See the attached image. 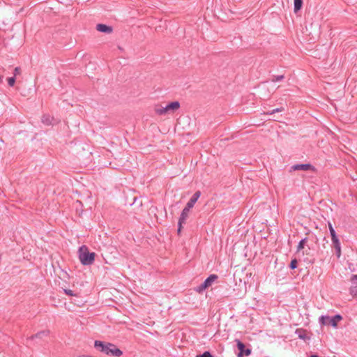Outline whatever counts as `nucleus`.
I'll list each match as a JSON object with an SVG mask.
<instances>
[{"label":"nucleus","instance_id":"f257e3e1","mask_svg":"<svg viewBox=\"0 0 357 357\" xmlns=\"http://www.w3.org/2000/svg\"><path fill=\"white\" fill-rule=\"evenodd\" d=\"M94 347L98 351L109 356L120 357L123 354V351L121 349H119L115 344L110 342L96 340L94 342Z\"/></svg>","mask_w":357,"mask_h":357},{"label":"nucleus","instance_id":"f03ea898","mask_svg":"<svg viewBox=\"0 0 357 357\" xmlns=\"http://www.w3.org/2000/svg\"><path fill=\"white\" fill-rule=\"evenodd\" d=\"M181 107L178 101H174L168 103L165 106L162 105H156L154 107L155 113L159 116H162L169 114H174Z\"/></svg>","mask_w":357,"mask_h":357},{"label":"nucleus","instance_id":"7ed1b4c3","mask_svg":"<svg viewBox=\"0 0 357 357\" xmlns=\"http://www.w3.org/2000/svg\"><path fill=\"white\" fill-rule=\"evenodd\" d=\"M79 259L82 264L89 266L93 264L95 261L96 253L90 252L86 245H82L79 248Z\"/></svg>","mask_w":357,"mask_h":357},{"label":"nucleus","instance_id":"20e7f679","mask_svg":"<svg viewBox=\"0 0 357 357\" xmlns=\"http://www.w3.org/2000/svg\"><path fill=\"white\" fill-rule=\"evenodd\" d=\"M342 319V317L340 314H335L332 317L322 315L319 317V321L321 325H331L333 327H337L338 322Z\"/></svg>","mask_w":357,"mask_h":357},{"label":"nucleus","instance_id":"39448f33","mask_svg":"<svg viewBox=\"0 0 357 357\" xmlns=\"http://www.w3.org/2000/svg\"><path fill=\"white\" fill-rule=\"evenodd\" d=\"M218 278V276L215 274L210 275L203 283L195 288V290L199 293H202L205 289L212 285V284Z\"/></svg>","mask_w":357,"mask_h":357},{"label":"nucleus","instance_id":"423d86ee","mask_svg":"<svg viewBox=\"0 0 357 357\" xmlns=\"http://www.w3.org/2000/svg\"><path fill=\"white\" fill-rule=\"evenodd\" d=\"M235 342L236 343L237 349H238L239 352L237 354L238 357H243V356H248L250 355L251 354V349L250 348H246L245 344L242 342L240 340L236 339Z\"/></svg>","mask_w":357,"mask_h":357},{"label":"nucleus","instance_id":"0eeeda50","mask_svg":"<svg viewBox=\"0 0 357 357\" xmlns=\"http://www.w3.org/2000/svg\"><path fill=\"white\" fill-rule=\"evenodd\" d=\"M190 208H188L187 206H185V208L183 209L180 218L178 219V234H179L181 233V229H182V225L185 223V221L188 217V213Z\"/></svg>","mask_w":357,"mask_h":357},{"label":"nucleus","instance_id":"6e6552de","mask_svg":"<svg viewBox=\"0 0 357 357\" xmlns=\"http://www.w3.org/2000/svg\"><path fill=\"white\" fill-rule=\"evenodd\" d=\"M293 170H302V171H315V167L311 164H296L291 167Z\"/></svg>","mask_w":357,"mask_h":357},{"label":"nucleus","instance_id":"1a4fd4ad","mask_svg":"<svg viewBox=\"0 0 357 357\" xmlns=\"http://www.w3.org/2000/svg\"><path fill=\"white\" fill-rule=\"evenodd\" d=\"M332 241V247L335 249V255L337 256V258H340V256H341V245H340V240L337 238H333L331 239Z\"/></svg>","mask_w":357,"mask_h":357},{"label":"nucleus","instance_id":"9d476101","mask_svg":"<svg viewBox=\"0 0 357 357\" xmlns=\"http://www.w3.org/2000/svg\"><path fill=\"white\" fill-rule=\"evenodd\" d=\"M200 195H201V192L199 190L196 191L194 193V195L191 197L190 200L188 202L185 206H187L188 208L191 209L194 206L195 203L197 202V199L199 198Z\"/></svg>","mask_w":357,"mask_h":357},{"label":"nucleus","instance_id":"9b49d317","mask_svg":"<svg viewBox=\"0 0 357 357\" xmlns=\"http://www.w3.org/2000/svg\"><path fill=\"white\" fill-rule=\"evenodd\" d=\"M96 30L105 33H111L113 31V28L105 24H98L96 25Z\"/></svg>","mask_w":357,"mask_h":357},{"label":"nucleus","instance_id":"f8f14e48","mask_svg":"<svg viewBox=\"0 0 357 357\" xmlns=\"http://www.w3.org/2000/svg\"><path fill=\"white\" fill-rule=\"evenodd\" d=\"M296 334L298 337L303 340H310V337L307 335V331L303 328H298L296 330Z\"/></svg>","mask_w":357,"mask_h":357},{"label":"nucleus","instance_id":"ddd939ff","mask_svg":"<svg viewBox=\"0 0 357 357\" xmlns=\"http://www.w3.org/2000/svg\"><path fill=\"white\" fill-rule=\"evenodd\" d=\"M50 334L49 330L41 331L35 335H31L28 340H33L34 338H42L43 336H48Z\"/></svg>","mask_w":357,"mask_h":357},{"label":"nucleus","instance_id":"4468645a","mask_svg":"<svg viewBox=\"0 0 357 357\" xmlns=\"http://www.w3.org/2000/svg\"><path fill=\"white\" fill-rule=\"evenodd\" d=\"M53 120L54 118L49 114H44L42 116V122L47 126L51 125L52 123Z\"/></svg>","mask_w":357,"mask_h":357},{"label":"nucleus","instance_id":"2eb2a0df","mask_svg":"<svg viewBox=\"0 0 357 357\" xmlns=\"http://www.w3.org/2000/svg\"><path fill=\"white\" fill-rule=\"evenodd\" d=\"M294 13H297L298 11H299L302 6H303V0H294Z\"/></svg>","mask_w":357,"mask_h":357},{"label":"nucleus","instance_id":"dca6fc26","mask_svg":"<svg viewBox=\"0 0 357 357\" xmlns=\"http://www.w3.org/2000/svg\"><path fill=\"white\" fill-rule=\"evenodd\" d=\"M307 240H308V238L306 237L300 241V242L298 243V245L297 246V252L301 251V250H303L305 248V245L307 243Z\"/></svg>","mask_w":357,"mask_h":357},{"label":"nucleus","instance_id":"f3484780","mask_svg":"<svg viewBox=\"0 0 357 357\" xmlns=\"http://www.w3.org/2000/svg\"><path fill=\"white\" fill-rule=\"evenodd\" d=\"M328 229H329V231H330L331 239L337 238V236L336 234V232H335V231L332 224L328 222Z\"/></svg>","mask_w":357,"mask_h":357},{"label":"nucleus","instance_id":"a211bd4d","mask_svg":"<svg viewBox=\"0 0 357 357\" xmlns=\"http://www.w3.org/2000/svg\"><path fill=\"white\" fill-rule=\"evenodd\" d=\"M284 78V75H273L271 78V82H276L282 80Z\"/></svg>","mask_w":357,"mask_h":357},{"label":"nucleus","instance_id":"6ab92c4d","mask_svg":"<svg viewBox=\"0 0 357 357\" xmlns=\"http://www.w3.org/2000/svg\"><path fill=\"white\" fill-rule=\"evenodd\" d=\"M350 294L353 297L357 298V285H351L350 287Z\"/></svg>","mask_w":357,"mask_h":357},{"label":"nucleus","instance_id":"aec40b11","mask_svg":"<svg viewBox=\"0 0 357 357\" xmlns=\"http://www.w3.org/2000/svg\"><path fill=\"white\" fill-rule=\"evenodd\" d=\"M284 110V108L283 107H279V108H276V109H274L271 111H269V112H267L266 113H264L265 114H275L276 112H283Z\"/></svg>","mask_w":357,"mask_h":357},{"label":"nucleus","instance_id":"412c9836","mask_svg":"<svg viewBox=\"0 0 357 357\" xmlns=\"http://www.w3.org/2000/svg\"><path fill=\"white\" fill-rule=\"evenodd\" d=\"M298 266V261L296 259H293L289 264V268L292 270L296 268Z\"/></svg>","mask_w":357,"mask_h":357},{"label":"nucleus","instance_id":"4be33fe9","mask_svg":"<svg viewBox=\"0 0 357 357\" xmlns=\"http://www.w3.org/2000/svg\"><path fill=\"white\" fill-rule=\"evenodd\" d=\"M15 77H11L8 78V84L10 86H13L15 84Z\"/></svg>","mask_w":357,"mask_h":357},{"label":"nucleus","instance_id":"5701e85b","mask_svg":"<svg viewBox=\"0 0 357 357\" xmlns=\"http://www.w3.org/2000/svg\"><path fill=\"white\" fill-rule=\"evenodd\" d=\"M196 357H213V356L209 351H206L202 354L197 355Z\"/></svg>","mask_w":357,"mask_h":357},{"label":"nucleus","instance_id":"b1692460","mask_svg":"<svg viewBox=\"0 0 357 357\" xmlns=\"http://www.w3.org/2000/svg\"><path fill=\"white\" fill-rule=\"evenodd\" d=\"M350 280L352 285H357V275H352Z\"/></svg>","mask_w":357,"mask_h":357},{"label":"nucleus","instance_id":"393cba45","mask_svg":"<svg viewBox=\"0 0 357 357\" xmlns=\"http://www.w3.org/2000/svg\"><path fill=\"white\" fill-rule=\"evenodd\" d=\"M63 291L65 292V294L68 296H77L75 294L73 293V291L70 289H63Z\"/></svg>","mask_w":357,"mask_h":357},{"label":"nucleus","instance_id":"a878e982","mask_svg":"<svg viewBox=\"0 0 357 357\" xmlns=\"http://www.w3.org/2000/svg\"><path fill=\"white\" fill-rule=\"evenodd\" d=\"M21 73V68L20 67H16L14 69L13 75L14 77H16L17 75H20Z\"/></svg>","mask_w":357,"mask_h":357},{"label":"nucleus","instance_id":"bb28decb","mask_svg":"<svg viewBox=\"0 0 357 357\" xmlns=\"http://www.w3.org/2000/svg\"><path fill=\"white\" fill-rule=\"evenodd\" d=\"M312 236L315 239L316 243L318 242V238L315 235H312Z\"/></svg>","mask_w":357,"mask_h":357},{"label":"nucleus","instance_id":"cd10ccee","mask_svg":"<svg viewBox=\"0 0 357 357\" xmlns=\"http://www.w3.org/2000/svg\"><path fill=\"white\" fill-rule=\"evenodd\" d=\"M310 357H319V356L317 355L314 354V355H312Z\"/></svg>","mask_w":357,"mask_h":357},{"label":"nucleus","instance_id":"c85d7f7f","mask_svg":"<svg viewBox=\"0 0 357 357\" xmlns=\"http://www.w3.org/2000/svg\"><path fill=\"white\" fill-rule=\"evenodd\" d=\"M323 240L325 241L326 243H328V241L326 240V237H324Z\"/></svg>","mask_w":357,"mask_h":357},{"label":"nucleus","instance_id":"c756f323","mask_svg":"<svg viewBox=\"0 0 357 357\" xmlns=\"http://www.w3.org/2000/svg\"><path fill=\"white\" fill-rule=\"evenodd\" d=\"M2 83V77L0 76V84Z\"/></svg>","mask_w":357,"mask_h":357}]
</instances>
